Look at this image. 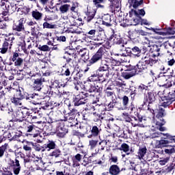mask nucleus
I'll list each match as a JSON object with an SVG mask.
<instances>
[{"label": "nucleus", "instance_id": "nucleus-1", "mask_svg": "<svg viewBox=\"0 0 175 175\" xmlns=\"http://www.w3.org/2000/svg\"><path fill=\"white\" fill-rule=\"evenodd\" d=\"M157 98H158V96H157V93L154 90L150 89V90H146L144 92V104L142 106L144 107V105L148 103L147 110L149 113H154L157 110V107L158 106Z\"/></svg>", "mask_w": 175, "mask_h": 175}, {"label": "nucleus", "instance_id": "nucleus-2", "mask_svg": "<svg viewBox=\"0 0 175 175\" xmlns=\"http://www.w3.org/2000/svg\"><path fill=\"white\" fill-rule=\"evenodd\" d=\"M150 113L152 116L153 118H155L156 116L157 129H159L160 132H165V131H166V127L163 126V125L166 124V120L165 119L166 117V110H165L162 107H159L158 105L154 112Z\"/></svg>", "mask_w": 175, "mask_h": 175}, {"label": "nucleus", "instance_id": "nucleus-3", "mask_svg": "<svg viewBox=\"0 0 175 175\" xmlns=\"http://www.w3.org/2000/svg\"><path fill=\"white\" fill-rule=\"evenodd\" d=\"M18 157H16L14 160L10 159L8 161V166L3 167L0 170V173L1 175H18L20 172H21V165H20V161L18 160ZM12 170L13 172L10 171Z\"/></svg>", "mask_w": 175, "mask_h": 175}, {"label": "nucleus", "instance_id": "nucleus-4", "mask_svg": "<svg viewBox=\"0 0 175 175\" xmlns=\"http://www.w3.org/2000/svg\"><path fill=\"white\" fill-rule=\"evenodd\" d=\"M104 56L105 48L103 46H100L96 52L92 53L90 59L89 60L85 69L83 70L84 73H87V72L90 70V66H92V65H95V64H98V62L103 61Z\"/></svg>", "mask_w": 175, "mask_h": 175}, {"label": "nucleus", "instance_id": "nucleus-5", "mask_svg": "<svg viewBox=\"0 0 175 175\" xmlns=\"http://www.w3.org/2000/svg\"><path fill=\"white\" fill-rule=\"evenodd\" d=\"M150 47L148 59L152 64H158V62H159V57H161V49L162 47V44L156 43Z\"/></svg>", "mask_w": 175, "mask_h": 175}, {"label": "nucleus", "instance_id": "nucleus-6", "mask_svg": "<svg viewBox=\"0 0 175 175\" xmlns=\"http://www.w3.org/2000/svg\"><path fill=\"white\" fill-rule=\"evenodd\" d=\"M148 65H150V66H154L155 64L151 62L149 59L145 60L144 62H139L137 64L136 67L137 75H148V72H150V67H148Z\"/></svg>", "mask_w": 175, "mask_h": 175}, {"label": "nucleus", "instance_id": "nucleus-7", "mask_svg": "<svg viewBox=\"0 0 175 175\" xmlns=\"http://www.w3.org/2000/svg\"><path fill=\"white\" fill-rule=\"evenodd\" d=\"M89 96L95 97V94L85 93L82 92L79 94L74 96L72 98V103H74V106H81V105H85L88 102Z\"/></svg>", "mask_w": 175, "mask_h": 175}, {"label": "nucleus", "instance_id": "nucleus-8", "mask_svg": "<svg viewBox=\"0 0 175 175\" xmlns=\"http://www.w3.org/2000/svg\"><path fill=\"white\" fill-rule=\"evenodd\" d=\"M69 10L71 14H73L74 13V14H77V16L79 13V3L72 1L70 3L62 5L59 7V11L62 14L68 13Z\"/></svg>", "mask_w": 175, "mask_h": 175}, {"label": "nucleus", "instance_id": "nucleus-9", "mask_svg": "<svg viewBox=\"0 0 175 175\" xmlns=\"http://www.w3.org/2000/svg\"><path fill=\"white\" fill-rule=\"evenodd\" d=\"M90 130L86 131V133H90L88 135V139H96V137H99L100 136V133H102V127L100 124H95L92 126H89Z\"/></svg>", "mask_w": 175, "mask_h": 175}, {"label": "nucleus", "instance_id": "nucleus-10", "mask_svg": "<svg viewBox=\"0 0 175 175\" xmlns=\"http://www.w3.org/2000/svg\"><path fill=\"white\" fill-rule=\"evenodd\" d=\"M126 110L129 112V114L131 116H132V118L135 120V121H139V122H143V116L140 115L139 113V109H137V107L133 103H131V105L127 106Z\"/></svg>", "mask_w": 175, "mask_h": 175}, {"label": "nucleus", "instance_id": "nucleus-11", "mask_svg": "<svg viewBox=\"0 0 175 175\" xmlns=\"http://www.w3.org/2000/svg\"><path fill=\"white\" fill-rule=\"evenodd\" d=\"M151 88V85H146L143 83H141L138 86H130L129 90L131 91V95H142L144 91H150Z\"/></svg>", "mask_w": 175, "mask_h": 175}, {"label": "nucleus", "instance_id": "nucleus-12", "mask_svg": "<svg viewBox=\"0 0 175 175\" xmlns=\"http://www.w3.org/2000/svg\"><path fill=\"white\" fill-rule=\"evenodd\" d=\"M118 98L120 99V100H122V103L118 101V100H116V101L113 100L118 110H126L128 106L129 105V97L126 95H124L122 98Z\"/></svg>", "mask_w": 175, "mask_h": 175}, {"label": "nucleus", "instance_id": "nucleus-13", "mask_svg": "<svg viewBox=\"0 0 175 175\" xmlns=\"http://www.w3.org/2000/svg\"><path fill=\"white\" fill-rule=\"evenodd\" d=\"M75 65L72 64H65L62 67L61 70V76H65L66 77H69V76H73V74L75 73Z\"/></svg>", "mask_w": 175, "mask_h": 175}, {"label": "nucleus", "instance_id": "nucleus-14", "mask_svg": "<svg viewBox=\"0 0 175 175\" xmlns=\"http://www.w3.org/2000/svg\"><path fill=\"white\" fill-rule=\"evenodd\" d=\"M51 125H55L56 126L57 136L59 137H64L66 135V129L64 127V124L59 121L52 122Z\"/></svg>", "mask_w": 175, "mask_h": 175}, {"label": "nucleus", "instance_id": "nucleus-15", "mask_svg": "<svg viewBox=\"0 0 175 175\" xmlns=\"http://www.w3.org/2000/svg\"><path fill=\"white\" fill-rule=\"evenodd\" d=\"M25 23H27L25 18H21L18 21L14 22L12 25L13 31H15V32H23V31H25V27L24 26Z\"/></svg>", "mask_w": 175, "mask_h": 175}, {"label": "nucleus", "instance_id": "nucleus-16", "mask_svg": "<svg viewBox=\"0 0 175 175\" xmlns=\"http://www.w3.org/2000/svg\"><path fill=\"white\" fill-rule=\"evenodd\" d=\"M108 40L111 42L113 46L122 44V47H124V39L116 34L114 29H112V34L108 38Z\"/></svg>", "mask_w": 175, "mask_h": 175}, {"label": "nucleus", "instance_id": "nucleus-17", "mask_svg": "<svg viewBox=\"0 0 175 175\" xmlns=\"http://www.w3.org/2000/svg\"><path fill=\"white\" fill-rule=\"evenodd\" d=\"M105 120V121H114V118H111L109 119L106 118V113L103 112H97L95 111L93 113V121L94 122H102Z\"/></svg>", "mask_w": 175, "mask_h": 175}, {"label": "nucleus", "instance_id": "nucleus-18", "mask_svg": "<svg viewBox=\"0 0 175 175\" xmlns=\"http://www.w3.org/2000/svg\"><path fill=\"white\" fill-rule=\"evenodd\" d=\"M98 8H94V7H89L87 8V11L85 12L86 17H85L86 23H90L95 18L96 14V10Z\"/></svg>", "mask_w": 175, "mask_h": 175}, {"label": "nucleus", "instance_id": "nucleus-19", "mask_svg": "<svg viewBox=\"0 0 175 175\" xmlns=\"http://www.w3.org/2000/svg\"><path fill=\"white\" fill-rule=\"evenodd\" d=\"M109 10L113 14H116V13H118L121 10V8H120V0H109Z\"/></svg>", "mask_w": 175, "mask_h": 175}, {"label": "nucleus", "instance_id": "nucleus-20", "mask_svg": "<svg viewBox=\"0 0 175 175\" xmlns=\"http://www.w3.org/2000/svg\"><path fill=\"white\" fill-rule=\"evenodd\" d=\"M165 99H163L164 102L161 103L163 107H167L170 106L173 102L175 100V94L173 92H169L167 97H164Z\"/></svg>", "mask_w": 175, "mask_h": 175}, {"label": "nucleus", "instance_id": "nucleus-21", "mask_svg": "<svg viewBox=\"0 0 175 175\" xmlns=\"http://www.w3.org/2000/svg\"><path fill=\"white\" fill-rule=\"evenodd\" d=\"M15 12H17V4L14 3H10V4L7 5L5 11H3L2 16H8V14H13Z\"/></svg>", "mask_w": 175, "mask_h": 175}, {"label": "nucleus", "instance_id": "nucleus-22", "mask_svg": "<svg viewBox=\"0 0 175 175\" xmlns=\"http://www.w3.org/2000/svg\"><path fill=\"white\" fill-rule=\"evenodd\" d=\"M77 56L73 55H69L68 53H64L63 56V59H65L66 65H75L76 66V59Z\"/></svg>", "mask_w": 175, "mask_h": 175}, {"label": "nucleus", "instance_id": "nucleus-23", "mask_svg": "<svg viewBox=\"0 0 175 175\" xmlns=\"http://www.w3.org/2000/svg\"><path fill=\"white\" fill-rule=\"evenodd\" d=\"M43 83H44V78H43L42 77L35 79L33 83V88L36 91H42Z\"/></svg>", "mask_w": 175, "mask_h": 175}, {"label": "nucleus", "instance_id": "nucleus-24", "mask_svg": "<svg viewBox=\"0 0 175 175\" xmlns=\"http://www.w3.org/2000/svg\"><path fill=\"white\" fill-rule=\"evenodd\" d=\"M39 3L44 8L45 12H50V9H53L54 2L53 0H38Z\"/></svg>", "mask_w": 175, "mask_h": 175}, {"label": "nucleus", "instance_id": "nucleus-25", "mask_svg": "<svg viewBox=\"0 0 175 175\" xmlns=\"http://www.w3.org/2000/svg\"><path fill=\"white\" fill-rule=\"evenodd\" d=\"M105 91V95L107 98L111 97V99L113 103H116V100H118L117 95H116V92L113 91L111 86H108Z\"/></svg>", "mask_w": 175, "mask_h": 175}, {"label": "nucleus", "instance_id": "nucleus-26", "mask_svg": "<svg viewBox=\"0 0 175 175\" xmlns=\"http://www.w3.org/2000/svg\"><path fill=\"white\" fill-rule=\"evenodd\" d=\"M21 112L22 113V115L23 116V118L28 121L31 117H33V118H36V116H33V113H31V110L27 107L21 108Z\"/></svg>", "mask_w": 175, "mask_h": 175}, {"label": "nucleus", "instance_id": "nucleus-27", "mask_svg": "<svg viewBox=\"0 0 175 175\" xmlns=\"http://www.w3.org/2000/svg\"><path fill=\"white\" fill-rule=\"evenodd\" d=\"M129 5L130 8L137 9L144 5V0H129Z\"/></svg>", "mask_w": 175, "mask_h": 175}, {"label": "nucleus", "instance_id": "nucleus-28", "mask_svg": "<svg viewBox=\"0 0 175 175\" xmlns=\"http://www.w3.org/2000/svg\"><path fill=\"white\" fill-rule=\"evenodd\" d=\"M50 21H51V17H47V16H46L44 18V23L42 24L44 29H54V28H55V25L49 23Z\"/></svg>", "mask_w": 175, "mask_h": 175}, {"label": "nucleus", "instance_id": "nucleus-29", "mask_svg": "<svg viewBox=\"0 0 175 175\" xmlns=\"http://www.w3.org/2000/svg\"><path fill=\"white\" fill-rule=\"evenodd\" d=\"M107 77H113V76H118V68L116 66H111L108 68L107 72L105 73Z\"/></svg>", "mask_w": 175, "mask_h": 175}, {"label": "nucleus", "instance_id": "nucleus-30", "mask_svg": "<svg viewBox=\"0 0 175 175\" xmlns=\"http://www.w3.org/2000/svg\"><path fill=\"white\" fill-rule=\"evenodd\" d=\"M102 24L105 27H113L111 24V16L110 14H105L102 16Z\"/></svg>", "mask_w": 175, "mask_h": 175}, {"label": "nucleus", "instance_id": "nucleus-31", "mask_svg": "<svg viewBox=\"0 0 175 175\" xmlns=\"http://www.w3.org/2000/svg\"><path fill=\"white\" fill-rule=\"evenodd\" d=\"M72 166L73 167H79L80 166V163L81 159H83V155L80 153L77 154L72 157Z\"/></svg>", "mask_w": 175, "mask_h": 175}, {"label": "nucleus", "instance_id": "nucleus-32", "mask_svg": "<svg viewBox=\"0 0 175 175\" xmlns=\"http://www.w3.org/2000/svg\"><path fill=\"white\" fill-rule=\"evenodd\" d=\"M68 106V110H70V111L68 113H66V111H63L64 114H65V116H68V117L76 118V116L79 114V111L75 108H70L71 107L70 104H69Z\"/></svg>", "mask_w": 175, "mask_h": 175}, {"label": "nucleus", "instance_id": "nucleus-33", "mask_svg": "<svg viewBox=\"0 0 175 175\" xmlns=\"http://www.w3.org/2000/svg\"><path fill=\"white\" fill-rule=\"evenodd\" d=\"M57 144L53 140H48L45 144H44V148L45 151H51V150H55Z\"/></svg>", "mask_w": 175, "mask_h": 175}, {"label": "nucleus", "instance_id": "nucleus-34", "mask_svg": "<svg viewBox=\"0 0 175 175\" xmlns=\"http://www.w3.org/2000/svg\"><path fill=\"white\" fill-rule=\"evenodd\" d=\"M31 17L36 20V21H42L43 13L39 12L38 10H34L31 12Z\"/></svg>", "mask_w": 175, "mask_h": 175}, {"label": "nucleus", "instance_id": "nucleus-35", "mask_svg": "<svg viewBox=\"0 0 175 175\" xmlns=\"http://www.w3.org/2000/svg\"><path fill=\"white\" fill-rule=\"evenodd\" d=\"M14 96H15V98L21 99V100H23V99H25V92H24V89L23 88H21V89H16L15 90V92L14 93Z\"/></svg>", "mask_w": 175, "mask_h": 175}, {"label": "nucleus", "instance_id": "nucleus-36", "mask_svg": "<svg viewBox=\"0 0 175 175\" xmlns=\"http://www.w3.org/2000/svg\"><path fill=\"white\" fill-rule=\"evenodd\" d=\"M77 16H79V14H75V13L72 14V17L69 21L71 27H79V24L77 23V21H82L81 18L75 19L77 18Z\"/></svg>", "mask_w": 175, "mask_h": 175}, {"label": "nucleus", "instance_id": "nucleus-37", "mask_svg": "<svg viewBox=\"0 0 175 175\" xmlns=\"http://www.w3.org/2000/svg\"><path fill=\"white\" fill-rule=\"evenodd\" d=\"M109 173L111 175H119L121 173V170L118 165H112L109 167Z\"/></svg>", "mask_w": 175, "mask_h": 175}, {"label": "nucleus", "instance_id": "nucleus-38", "mask_svg": "<svg viewBox=\"0 0 175 175\" xmlns=\"http://www.w3.org/2000/svg\"><path fill=\"white\" fill-rule=\"evenodd\" d=\"M97 32L98 31H96V29L90 30L85 33V39H83V40H85V42H87V39H91V40H94V39H95V35H96Z\"/></svg>", "mask_w": 175, "mask_h": 175}, {"label": "nucleus", "instance_id": "nucleus-39", "mask_svg": "<svg viewBox=\"0 0 175 175\" xmlns=\"http://www.w3.org/2000/svg\"><path fill=\"white\" fill-rule=\"evenodd\" d=\"M9 144L5 143L4 144L0 146V158H3L5 155H9L8 153V149L9 148Z\"/></svg>", "mask_w": 175, "mask_h": 175}, {"label": "nucleus", "instance_id": "nucleus-40", "mask_svg": "<svg viewBox=\"0 0 175 175\" xmlns=\"http://www.w3.org/2000/svg\"><path fill=\"white\" fill-rule=\"evenodd\" d=\"M169 146V142L165 141L162 137L160 140L156 142V147L157 148H163V147H167Z\"/></svg>", "mask_w": 175, "mask_h": 175}, {"label": "nucleus", "instance_id": "nucleus-41", "mask_svg": "<svg viewBox=\"0 0 175 175\" xmlns=\"http://www.w3.org/2000/svg\"><path fill=\"white\" fill-rule=\"evenodd\" d=\"M107 1V0H92L93 5L96 9H105V5L102 3H106Z\"/></svg>", "mask_w": 175, "mask_h": 175}, {"label": "nucleus", "instance_id": "nucleus-42", "mask_svg": "<svg viewBox=\"0 0 175 175\" xmlns=\"http://www.w3.org/2000/svg\"><path fill=\"white\" fill-rule=\"evenodd\" d=\"M162 138L168 142V144L175 143V135H172L170 133H163Z\"/></svg>", "mask_w": 175, "mask_h": 175}, {"label": "nucleus", "instance_id": "nucleus-43", "mask_svg": "<svg viewBox=\"0 0 175 175\" xmlns=\"http://www.w3.org/2000/svg\"><path fill=\"white\" fill-rule=\"evenodd\" d=\"M136 75L135 72H131L130 70H125L122 72V77L123 79H125L126 80H128L131 79V77H133Z\"/></svg>", "mask_w": 175, "mask_h": 175}, {"label": "nucleus", "instance_id": "nucleus-44", "mask_svg": "<svg viewBox=\"0 0 175 175\" xmlns=\"http://www.w3.org/2000/svg\"><path fill=\"white\" fill-rule=\"evenodd\" d=\"M32 113L33 116L36 118L31 117L29 118L27 121H32V120H37V118H40L42 116H40V111L38 110V108L34 109H31V112Z\"/></svg>", "mask_w": 175, "mask_h": 175}, {"label": "nucleus", "instance_id": "nucleus-45", "mask_svg": "<svg viewBox=\"0 0 175 175\" xmlns=\"http://www.w3.org/2000/svg\"><path fill=\"white\" fill-rule=\"evenodd\" d=\"M115 55H120L121 57H133L132 55V48L126 47L124 50V53H122L120 54L116 53Z\"/></svg>", "mask_w": 175, "mask_h": 175}, {"label": "nucleus", "instance_id": "nucleus-46", "mask_svg": "<svg viewBox=\"0 0 175 175\" xmlns=\"http://www.w3.org/2000/svg\"><path fill=\"white\" fill-rule=\"evenodd\" d=\"M24 120V116H23L21 111H18L16 114V118L14 120V122H15L14 124L16 125L17 122H23Z\"/></svg>", "mask_w": 175, "mask_h": 175}, {"label": "nucleus", "instance_id": "nucleus-47", "mask_svg": "<svg viewBox=\"0 0 175 175\" xmlns=\"http://www.w3.org/2000/svg\"><path fill=\"white\" fill-rule=\"evenodd\" d=\"M133 57H137L139 58L142 55V49L138 46H134L131 48Z\"/></svg>", "mask_w": 175, "mask_h": 175}, {"label": "nucleus", "instance_id": "nucleus-48", "mask_svg": "<svg viewBox=\"0 0 175 175\" xmlns=\"http://www.w3.org/2000/svg\"><path fill=\"white\" fill-rule=\"evenodd\" d=\"M33 146V142L27 141L25 142V144L23 145V148L25 150V151H27V152H32Z\"/></svg>", "mask_w": 175, "mask_h": 175}, {"label": "nucleus", "instance_id": "nucleus-49", "mask_svg": "<svg viewBox=\"0 0 175 175\" xmlns=\"http://www.w3.org/2000/svg\"><path fill=\"white\" fill-rule=\"evenodd\" d=\"M146 154H147V147L144 146V147L139 148L137 152L139 159H143Z\"/></svg>", "mask_w": 175, "mask_h": 175}, {"label": "nucleus", "instance_id": "nucleus-50", "mask_svg": "<svg viewBox=\"0 0 175 175\" xmlns=\"http://www.w3.org/2000/svg\"><path fill=\"white\" fill-rule=\"evenodd\" d=\"M163 87L165 86L167 88H170V87H174V90L170 92H173L175 94V79H172L168 81L166 83H164L163 85H161Z\"/></svg>", "mask_w": 175, "mask_h": 175}, {"label": "nucleus", "instance_id": "nucleus-51", "mask_svg": "<svg viewBox=\"0 0 175 175\" xmlns=\"http://www.w3.org/2000/svg\"><path fill=\"white\" fill-rule=\"evenodd\" d=\"M54 150L49 154V157H54V158H60L62 157V151L59 149H53Z\"/></svg>", "mask_w": 175, "mask_h": 175}, {"label": "nucleus", "instance_id": "nucleus-52", "mask_svg": "<svg viewBox=\"0 0 175 175\" xmlns=\"http://www.w3.org/2000/svg\"><path fill=\"white\" fill-rule=\"evenodd\" d=\"M51 95L52 98H55V99H58L59 100L62 99V92H59V90H57L56 92L52 91Z\"/></svg>", "mask_w": 175, "mask_h": 175}, {"label": "nucleus", "instance_id": "nucleus-53", "mask_svg": "<svg viewBox=\"0 0 175 175\" xmlns=\"http://www.w3.org/2000/svg\"><path fill=\"white\" fill-rule=\"evenodd\" d=\"M51 90H53V86L47 85V86H45L44 88H42L40 91L45 95H47V94L51 95V92H52Z\"/></svg>", "mask_w": 175, "mask_h": 175}, {"label": "nucleus", "instance_id": "nucleus-54", "mask_svg": "<svg viewBox=\"0 0 175 175\" xmlns=\"http://www.w3.org/2000/svg\"><path fill=\"white\" fill-rule=\"evenodd\" d=\"M105 39V33L102 31H98L96 33V37L93 40H97L98 42H102Z\"/></svg>", "mask_w": 175, "mask_h": 175}, {"label": "nucleus", "instance_id": "nucleus-55", "mask_svg": "<svg viewBox=\"0 0 175 175\" xmlns=\"http://www.w3.org/2000/svg\"><path fill=\"white\" fill-rule=\"evenodd\" d=\"M33 148L36 150V151H41V152H44L45 150H44V145L43 146H40V144H38V143H33Z\"/></svg>", "mask_w": 175, "mask_h": 175}, {"label": "nucleus", "instance_id": "nucleus-56", "mask_svg": "<svg viewBox=\"0 0 175 175\" xmlns=\"http://www.w3.org/2000/svg\"><path fill=\"white\" fill-rule=\"evenodd\" d=\"M118 150H120V151H123V152H129V150H131V148L129 147V145H128L126 143L122 144L121 146L118 148Z\"/></svg>", "mask_w": 175, "mask_h": 175}, {"label": "nucleus", "instance_id": "nucleus-57", "mask_svg": "<svg viewBox=\"0 0 175 175\" xmlns=\"http://www.w3.org/2000/svg\"><path fill=\"white\" fill-rule=\"evenodd\" d=\"M79 77H80V72H77L76 75L73 77V80L72 79V77L67 79V80L70 82L72 81L75 85H77V84H79Z\"/></svg>", "mask_w": 175, "mask_h": 175}, {"label": "nucleus", "instance_id": "nucleus-58", "mask_svg": "<svg viewBox=\"0 0 175 175\" xmlns=\"http://www.w3.org/2000/svg\"><path fill=\"white\" fill-rule=\"evenodd\" d=\"M129 35L130 39H131L132 40H135V39H137V38H139V34L137 33V30L136 29H135L133 31H129Z\"/></svg>", "mask_w": 175, "mask_h": 175}, {"label": "nucleus", "instance_id": "nucleus-59", "mask_svg": "<svg viewBox=\"0 0 175 175\" xmlns=\"http://www.w3.org/2000/svg\"><path fill=\"white\" fill-rule=\"evenodd\" d=\"M94 85H95L96 88V92L100 94V92L103 91V85L98 81H96V83H94Z\"/></svg>", "mask_w": 175, "mask_h": 175}, {"label": "nucleus", "instance_id": "nucleus-60", "mask_svg": "<svg viewBox=\"0 0 175 175\" xmlns=\"http://www.w3.org/2000/svg\"><path fill=\"white\" fill-rule=\"evenodd\" d=\"M99 77V75H98L97 71H94L90 77H89V81H98V79Z\"/></svg>", "mask_w": 175, "mask_h": 175}, {"label": "nucleus", "instance_id": "nucleus-61", "mask_svg": "<svg viewBox=\"0 0 175 175\" xmlns=\"http://www.w3.org/2000/svg\"><path fill=\"white\" fill-rule=\"evenodd\" d=\"M10 100H11L12 103H13L16 106H21V105H22L21 101H20L21 100L14 96H13V97H12L10 98Z\"/></svg>", "mask_w": 175, "mask_h": 175}, {"label": "nucleus", "instance_id": "nucleus-62", "mask_svg": "<svg viewBox=\"0 0 175 175\" xmlns=\"http://www.w3.org/2000/svg\"><path fill=\"white\" fill-rule=\"evenodd\" d=\"M75 49H69L67 48L64 52V54H68L70 55H74L75 57H77V53H76Z\"/></svg>", "mask_w": 175, "mask_h": 175}, {"label": "nucleus", "instance_id": "nucleus-63", "mask_svg": "<svg viewBox=\"0 0 175 175\" xmlns=\"http://www.w3.org/2000/svg\"><path fill=\"white\" fill-rule=\"evenodd\" d=\"M173 53H170V57L167 58V64L168 66H173L175 65V57L172 56Z\"/></svg>", "mask_w": 175, "mask_h": 175}, {"label": "nucleus", "instance_id": "nucleus-64", "mask_svg": "<svg viewBox=\"0 0 175 175\" xmlns=\"http://www.w3.org/2000/svg\"><path fill=\"white\" fill-rule=\"evenodd\" d=\"M86 87L88 92H96V88L94 83H88Z\"/></svg>", "mask_w": 175, "mask_h": 175}]
</instances>
